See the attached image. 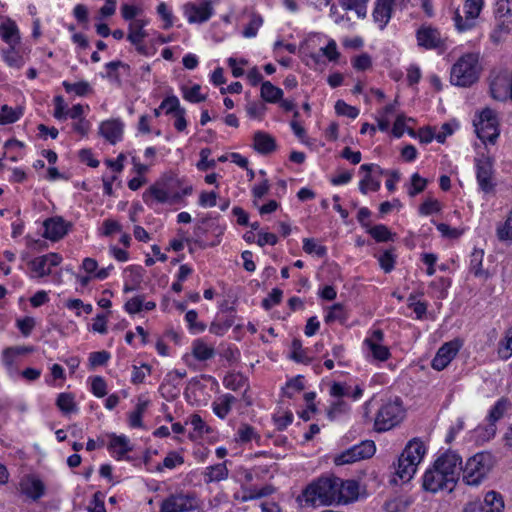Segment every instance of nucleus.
Segmentation results:
<instances>
[{"mask_svg": "<svg viewBox=\"0 0 512 512\" xmlns=\"http://www.w3.org/2000/svg\"><path fill=\"white\" fill-rule=\"evenodd\" d=\"M160 108L166 110V114H175L183 107L180 106L179 99L175 95L167 96L160 104Z\"/></svg>", "mask_w": 512, "mask_h": 512, "instance_id": "nucleus-58", "label": "nucleus"}, {"mask_svg": "<svg viewBox=\"0 0 512 512\" xmlns=\"http://www.w3.org/2000/svg\"><path fill=\"white\" fill-rule=\"evenodd\" d=\"M404 417L402 400L396 397L395 400L388 401L380 407L375 417L374 428L377 432L388 431L400 424Z\"/></svg>", "mask_w": 512, "mask_h": 512, "instance_id": "nucleus-5", "label": "nucleus"}, {"mask_svg": "<svg viewBox=\"0 0 512 512\" xmlns=\"http://www.w3.org/2000/svg\"><path fill=\"white\" fill-rule=\"evenodd\" d=\"M237 434H238L239 441H241L243 443H247V442L251 441L253 438L260 439V436L257 435V433L255 432V429L248 424H242L239 427Z\"/></svg>", "mask_w": 512, "mask_h": 512, "instance_id": "nucleus-59", "label": "nucleus"}, {"mask_svg": "<svg viewBox=\"0 0 512 512\" xmlns=\"http://www.w3.org/2000/svg\"><path fill=\"white\" fill-rule=\"evenodd\" d=\"M425 452V445L419 439L414 438L408 442L398 458L396 468V475L403 482L411 480L417 470L418 464L422 461Z\"/></svg>", "mask_w": 512, "mask_h": 512, "instance_id": "nucleus-1", "label": "nucleus"}, {"mask_svg": "<svg viewBox=\"0 0 512 512\" xmlns=\"http://www.w3.org/2000/svg\"><path fill=\"white\" fill-rule=\"evenodd\" d=\"M475 132L483 142L494 143L499 136L498 119L494 110L490 108L483 109L474 120Z\"/></svg>", "mask_w": 512, "mask_h": 512, "instance_id": "nucleus-6", "label": "nucleus"}, {"mask_svg": "<svg viewBox=\"0 0 512 512\" xmlns=\"http://www.w3.org/2000/svg\"><path fill=\"white\" fill-rule=\"evenodd\" d=\"M371 237L377 242L394 241L396 234L392 233L387 226L378 224L368 230Z\"/></svg>", "mask_w": 512, "mask_h": 512, "instance_id": "nucleus-34", "label": "nucleus"}, {"mask_svg": "<svg viewBox=\"0 0 512 512\" xmlns=\"http://www.w3.org/2000/svg\"><path fill=\"white\" fill-rule=\"evenodd\" d=\"M349 409L350 407L347 402L338 399L337 401L333 402L327 409V417L330 421H334L339 416L348 413Z\"/></svg>", "mask_w": 512, "mask_h": 512, "instance_id": "nucleus-38", "label": "nucleus"}, {"mask_svg": "<svg viewBox=\"0 0 512 512\" xmlns=\"http://www.w3.org/2000/svg\"><path fill=\"white\" fill-rule=\"evenodd\" d=\"M320 51L329 61L332 62H336L340 57V53L337 50V44L333 39L329 40L327 45L322 47Z\"/></svg>", "mask_w": 512, "mask_h": 512, "instance_id": "nucleus-62", "label": "nucleus"}, {"mask_svg": "<svg viewBox=\"0 0 512 512\" xmlns=\"http://www.w3.org/2000/svg\"><path fill=\"white\" fill-rule=\"evenodd\" d=\"M192 355L198 361H206L215 355V350L212 346H208L202 339H196L193 342Z\"/></svg>", "mask_w": 512, "mask_h": 512, "instance_id": "nucleus-29", "label": "nucleus"}, {"mask_svg": "<svg viewBox=\"0 0 512 512\" xmlns=\"http://www.w3.org/2000/svg\"><path fill=\"white\" fill-rule=\"evenodd\" d=\"M197 508L194 493L171 494L160 505V512H187Z\"/></svg>", "mask_w": 512, "mask_h": 512, "instance_id": "nucleus-10", "label": "nucleus"}, {"mask_svg": "<svg viewBox=\"0 0 512 512\" xmlns=\"http://www.w3.org/2000/svg\"><path fill=\"white\" fill-rule=\"evenodd\" d=\"M422 487L425 491L437 493L439 491H446L451 493L454 491L456 484L448 478L439 468L434 464L431 469H428L424 476Z\"/></svg>", "mask_w": 512, "mask_h": 512, "instance_id": "nucleus-8", "label": "nucleus"}, {"mask_svg": "<svg viewBox=\"0 0 512 512\" xmlns=\"http://www.w3.org/2000/svg\"><path fill=\"white\" fill-rule=\"evenodd\" d=\"M220 400V403H213V411L219 418L224 419L230 412L231 406L236 401V398L231 394H225Z\"/></svg>", "mask_w": 512, "mask_h": 512, "instance_id": "nucleus-35", "label": "nucleus"}, {"mask_svg": "<svg viewBox=\"0 0 512 512\" xmlns=\"http://www.w3.org/2000/svg\"><path fill=\"white\" fill-rule=\"evenodd\" d=\"M109 448L117 451L118 458L123 457L126 453L132 450L130 446L129 439L124 435H111V440L109 443Z\"/></svg>", "mask_w": 512, "mask_h": 512, "instance_id": "nucleus-33", "label": "nucleus"}, {"mask_svg": "<svg viewBox=\"0 0 512 512\" xmlns=\"http://www.w3.org/2000/svg\"><path fill=\"white\" fill-rule=\"evenodd\" d=\"M303 250L308 254L315 253L319 257H324L327 254V248L322 245H317L314 239L311 238H305L303 240Z\"/></svg>", "mask_w": 512, "mask_h": 512, "instance_id": "nucleus-53", "label": "nucleus"}, {"mask_svg": "<svg viewBox=\"0 0 512 512\" xmlns=\"http://www.w3.org/2000/svg\"><path fill=\"white\" fill-rule=\"evenodd\" d=\"M336 320L341 321V322L346 320L344 307L340 303L334 304L330 308V311L328 312V314L325 316L326 323H332Z\"/></svg>", "mask_w": 512, "mask_h": 512, "instance_id": "nucleus-54", "label": "nucleus"}, {"mask_svg": "<svg viewBox=\"0 0 512 512\" xmlns=\"http://www.w3.org/2000/svg\"><path fill=\"white\" fill-rule=\"evenodd\" d=\"M459 350V345L456 342H447L443 344L437 351L435 357L431 362L433 369L441 371L445 369L449 363L454 359Z\"/></svg>", "mask_w": 512, "mask_h": 512, "instance_id": "nucleus-14", "label": "nucleus"}, {"mask_svg": "<svg viewBox=\"0 0 512 512\" xmlns=\"http://www.w3.org/2000/svg\"><path fill=\"white\" fill-rule=\"evenodd\" d=\"M29 266L40 278L48 276L51 273V269L48 267V261L46 260L45 255L29 261Z\"/></svg>", "mask_w": 512, "mask_h": 512, "instance_id": "nucleus-37", "label": "nucleus"}, {"mask_svg": "<svg viewBox=\"0 0 512 512\" xmlns=\"http://www.w3.org/2000/svg\"><path fill=\"white\" fill-rule=\"evenodd\" d=\"M365 344L369 347L373 357L380 361H385L390 357L389 349L374 340H365Z\"/></svg>", "mask_w": 512, "mask_h": 512, "instance_id": "nucleus-42", "label": "nucleus"}, {"mask_svg": "<svg viewBox=\"0 0 512 512\" xmlns=\"http://www.w3.org/2000/svg\"><path fill=\"white\" fill-rule=\"evenodd\" d=\"M404 0H377L373 11L375 22L383 29L391 18L393 6L401 5Z\"/></svg>", "mask_w": 512, "mask_h": 512, "instance_id": "nucleus-16", "label": "nucleus"}, {"mask_svg": "<svg viewBox=\"0 0 512 512\" xmlns=\"http://www.w3.org/2000/svg\"><path fill=\"white\" fill-rule=\"evenodd\" d=\"M477 167V181L482 191L489 193L493 191L495 184L492 179V163L488 158L478 159Z\"/></svg>", "mask_w": 512, "mask_h": 512, "instance_id": "nucleus-15", "label": "nucleus"}, {"mask_svg": "<svg viewBox=\"0 0 512 512\" xmlns=\"http://www.w3.org/2000/svg\"><path fill=\"white\" fill-rule=\"evenodd\" d=\"M106 388H107V384L103 377H101V376L93 377L92 383H91V391L96 397H98V398L104 397L107 394Z\"/></svg>", "mask_w": 512, "mask_h": 512, "instance_id": "nucleus-61", "label": "nucleus"}, {"mask_svg": "<svg viewBox=\"0 0 512 512\" xmlns=\"http://www.w3.org/2000/svg\"><path fill=\"white\" fill-rule=\"evenodd\" d=\"M149 192L159 203H176L181 199L178 192L170 196L169 187L166 183H155L149 188Z\"/></svg>", "mask_w": 512, "mask_h": 512, "instance_id": "nucleus-23", "label": "nucleus"}, {"mask_svg": "<svg viewBox=\"0 0 512 512\" xmlns=\"http://www.w3.org/2000/svg\"><path fill=\"white\" fill-rule=\"evenodd\" d=\"M292 353L291 359L298 363L308 364L311 362V358L306 355L305 350L302 348V342L299 339H293L292 341Z\"/></svg>", "mask_w": 512, "mask_h": 512, "instance_id": "nucleus-44", "label": "nucleus"}, {"mask_svg": "<svg viewBox=\"0 0 512 512\" xmlns=\"http://www.w3.org/2000/svg\"><path fill=\"white\" fill-rule=\"evenodd\" d=\"M183 463H184V458L180 454H178L177 452L172 451V452H169L167 454V456L164 458L163 466L159 465L157 467V470L158 471H162L163 467L168 468V469H173L177 465H181Z\"/></svg>", "mask_w": 512, "mask_h": 512, "instance_id": "nucleus-57", "label": "nucleus"}, {"mask_svg": "<svg viewBox=\"0 0 512 512\" xmlns=\"http://www.w3.org/2000/svg\"><path fill=\"white\" fill-rule=\"evenodd\" d=\"M434 464L457 485L463 467L462 458L455 451L448 450L439 456Z\"/></svg>", "mask_w": 512, "mask_h": 512, "instance_id": "nucleus-11", "label": "nucleus"}, {"mask_svg": "<svg viewBox=\"0 0 512 512\" xmlns=\"http://www.w3.org/2000/svg\"><path fill=\"white\" fill-rule=\"evenodd\" d=\"M479 63L476 54H465L452 66L450 81L453 85L468 87L479 78Z\"/></svg>", "mask_w": 512, "mask_h": 512, "instance_id": "nucleus-4", "label": "nucleus"}, {"mask_svg": "<svg viewBox=\"0 0 512 512\" xmlns=\"http://www.w3.org/2000/svg\"><path fill=\"white\" fill-rule=\"evenodd\" d=\"M43 236L52 241L62 239L71 227V223H67L62 217L48 218L43 223Z\"/></svg>", "mask_w": 512, "mask_h": 512, "instance_id": "nucleus-13", "label": "nucleus"}, {"mask_svg": "<svg viewBox=\"0 0 512 512\" xmlns=\"http://www.w3.org/2000/svg\"><path fill=\"white\" fill-rule=\"evenodd\" d=\"M23 115V108H12L3 105L0 110V125L12 124L20 119Z\"/></svg>", "mask_w": 512, "mask_h": 512, "instance_id": "nucleus-31", "label": "nucleus"}, {"mask_svg": "<svg viewBox=\"0 0 512 512\" xmlns=\"http://www.w3.org/2000/svg\"><path fill=\"white\" fill-rule=\"evenodd\" d=\"M15 46H11L5 53L4 59L5 62L14 68H21L24 65V59L21 55H19L15 50Z\"/></svg>", "mask_w": 512, "mask_h": 512, "instance_id": "nucleus-55", "label": "nucleus"}, {"mask_svg": "<svg viewBox=\"0 0 512 512\" xmlns=\"http://www.w3.org/2000/svg\"><path fill=\"white\" fill-rule=\"evenodd\" d=\"M494 466V457L489 452L476 453L462 468L463 481L470 486H478Z\"/></svg>", "mask_w": 512, "mask_h": 512, "instance_id": "nucleus-3", "label": "nucleus"}, {"mask_svg": "<svg viewBox=\"0 0 512 512\" xmlns=\"http://www.w3.org/2000/svg\"><path fill=\"white\" fill-rule=\"evenodd\" d=\"M260 95L265 102L277 103L282 99L283 91L270 81H264L261 85Z\"/></svg>", "mask_w": 512, "mask_h": 512, "instance_id": "nucleus-26", "label": "nucleus"}, {"mask_svg": "<svg viewBox=\"0 0 512 512\" xmlns=\"http://www.w3.org/2000/svg\"><path fill=\"white\" fill-rule=\"evenodd\" d=\"M483 506L485 512H502L504 509V501L500 493L489 491L486 493Z\"/></svg>", "mask_w": 512, "mask_h": 512, "instance_id": "nucleus-27", "label": "nucleus"}, {"mask_svg": "<svg viewBox=\"0 0 512 512\" xmlns=\"http://www.w3.org/2000/svg\"><path fill=\"white\" fill-rule=\"evenodd\" d=\"M123 124L119 120H107L100 125V134L115 144L122 136Z\"/></svg>", "mask_w": 512, "mask_h": 512, "instance_id": "nucleus-22", "label": "nucleus"}, {"mask_svg": "<svg viewBox=\"0 0 512 512\" xmlns=\"http://www.w3.org/2000/svg\"><path fill=\"white\" fill-rule=\"evenodd\" d=\"M263 24V19L258 14H253L249 23L243 30V36L246 38L255 37L257 35L258 29Z\"/></svg>", "mask_w": 512, "mask_h": 512, "instance_id": "nucleus-46", "label": "nucleus"}, {"mask_svg": "<svg viewBox=\"0 0 512 512\" xmlns=\"http://www.w3.org/2000/svg\"><path fill=\"white\" fill-rule=\"evenodd\" d=\"M245 381V377L241 374H228L223 383L227 389L237 391L244 386Z\"/></svg>", "mask_w": 512, "mask_h": 512, "instance_id": "nucleus-49", "label": "nucleus"}, {"mask_svg": "<svg viewBox=\"0 0 512 512\" xmlns=\"http://www.w3.org/2000/svg\"><path fill=\"white\" fill-rule=\"evenodd\" d=\"M205 482L221 481L228 477V469L226 463H219L206 468L204 472Z\"/></svg>", "mask_w": 512, "mask_h": 512, "instance_id": "nucleus-30", "label": "nucleus"}, {"mask_svg": "<svg viewBox=\"0 0 512 512\" xmlns=\"http://www.w3.org/2000/svg\"><path fill=\"white\" fill-rule=\"evenodd\" d=\"M0 36L10 47L15 46L20 41L19 30L15 22L11 20L0 25Z\"/></svg>", "mask_w": 512, "mask_h": 512, "instance_id": "nucleus-25", "label": "nucleus"}, {"mask_svg": "<svg viewBox=\"0 0 512 512\" xmlns=\"http://www.w3.org/2000/svg\"><path fill=\"white\" fill-rule=\"evenodd\" d=\"M211 155L210 148H203L200 151V160L196 164L199 171H207L216 167V161L214 159L209 160L208 157Z\"/></svg>", "mask_w": 512, "mask_h": 512, "instance_id": "nucleus-47", "label": "nucleus"}, {"mask_svg": "<svg viewBox=\"0 0 512 512\" xmlns=\"http://www.w3.org/2000/svg\"><path fill=\"white\" fill-rule=\"evenodd\" d=\"M418 44L426 49H434L440 46L441 38L437 29L421 27L417 31Z\"/></svg>", "mask_w": 512, "mask_h": 512, "instance_id": "nucleus-21", "label": "nucleus"}, {"mask_svg": "<svg viewBox=\"0 0 512 512\" xmlns=\"http://www.w3.org/2000/svg\"><path fill=\"white\" fill-rule=\"evenodd\" d=\"M359 485L355 480L342 481L338 478L337 483V503H348L358 497Z\"/></svg>", "mask_w": 512, "mask_h": 512, "instance_id": "nucleus-19", "label": "nucleus"}, {"mask_svg": "<svg viewBox=\"0 0 512 512\" xmlns=\"http://www.w3.org/2000/svg\"><path fill=\"white\" fill-rule=\"evenodd\" d=\"M253 148L262 155L270 154L277 148L276 140L267 132L257 131L253 137Z\"/></svg>", "mask_w": 512, "mask_h": 512, "instance_id": "nucleus-20", "label": "nucleus"}, {"mask_svg": "<svg viewBox=\"0 0 512 512\" xmlns=\"http://www.w3.org/2000/svg\"><path fill=\"white\" fill-rule=\"evenodd\" d=\"M197 317L198 313L195 310H189L185 315V320L192 333L203 332L206 329V325L203 322H198Z\"/></svg>", "mask_w": 512, "mask_h": 512, "instance_id": "nucleus-51", "label": "nucleus"}, {"mask_svg": "<svg viewBox=\"0 0 512 512\" xmlns=\"http://www.w3.org/2000/svg\"><path fill=\"white\" fill-rule=\"evenodd\" d=\"M378 260L380 267L384 270L385 273H389L394 269L395 256L390 250L384 251Z\"/></svg>", "mask_w": 512, "mask_h": 512, "instance_id": "nucleus-64", "label": "nucleus"}, {"mask_svg": "<svg viewBox=\"0 0 512 512\" xmlns=\"http://www.w3.org/2000/svg\"><path fill=\"white\" fill-rule=\"evenodd\" d=\"M483 0H467L465 3V14L470 21H475L483 7Z\"/></svg>", "mask_w": 512, "mask_h": 512, "instance_id": "nucleus-50", "label": "nucleus"}, {"mask_svg": "<svg viewBox=\"0 0 512 512\" xmlns=\"http://www.w3.org/2000/svg\"><path fill=\"white\" fill-rule=\"evenodd\" d=\"M184 12L190 23H203L210 19L213 8L210 1H203L199 4L188 3L184 6Z\"/></svg>", "mask_w": 512, "mask_h": 512, "instance_id": "nucleus-12", "label": "nucleus"}, {"mask_svg": "<svg viewBox=\"0 0 512 512\" xmlns=\"http://www.w3.org/2000/svg\"><path fill=\"white\" fill-rule=\"evenodd\" d=\"M20 491L31 500L37 501L44 495L45 485L40 479L28 476L21 480Z\"/></svg>", "mask_w": 512, "mask_h": 512, "instance_id": "nucleus-17", "label": "nucleus"}, {"mask_svg": "<svg viewBox=\"0 0 512 512\" xmlns=\"http://www.w3.org/2000/svg\"><path fill=\"white\" fill-rule=\"evenodd\" d=\"M266 105L262 102H249L246 105V112L249 117L261 119L266 112Z\"/></svg>", "mask_w": 512, "mask_h": 512, "instance_id": "nucleus-60", "label": "nucleus"}, {"mask_svg": "<svg viewBox=\"0 0 512 512\" xmlns=\"http://www.w3.org/2000/svg\"><path fill=\"white\" fill-rule=\"evenodd\" d=\"M495 17L497 23L491 38L498 42L502 34L512 30V0H497Z\"/></svg>", "mask_w": 512, "mask_h": 512, "instance_id": "nucleus-9", "label": "nucleus"}, {"mask_svg": "<svg viewBox=\"0 0 512 512\" xmlns=\"http://www.w3.org/2000/svg\"><path fill=\"white\" fill-rule=\"evenodd\" d=\"M201 86L193 85L190 89L183 88V97L192 103H200L206 100V95L200 93Z\"/></svg>", "mask_w": 512, "mask_h": 512, "instance_id": "nucleus-48", "label": "nucleus"}, {"mask_svg": "<svg viewBox=\"0 0 512 512\" xmlns=\"http://www.w3.org/2000/svg\"><path fill=\"white\" fill-rule=\"evenodd\" d=\"M62 85L67 93L74 92L78 96H85L91 91L90 84L86 81H80L77 83L64 81Z\"/></svg>", "mask_w": 512, "mask_h": 512, "instance_id": "nucleus-43", "label": "nucleus"}, {"mask_svg": "<svg viewBox=\"0 0 512 512\" xmlns=\"http://www.w3.org/2000/svg\"><path fill=\"white\" fill-rule=\"evenodd\" d=\"M337 483V477H321L309 484L298 499L303 497L310 505H314L317 500L323 505H330L337 502Z\"/></svg>", "mask_w": 512, "mask_h": 512, "instance_id": "nucleus-2", "label": "nucleus"}, {"mask_svg": "<svg viewBox=\"0 0 512 512\" xmlns=\"http://www.w3.org/2000/svg\"><path fill=\"white\" fill-rule=\"evenodd\" d=\"M368 0H339V4L344 10H355L358 17L366 15V3ZM329 2V0H327Z\"/></svg>", "mask_w": 512, "mask_h": 512, "instance_id": "nucleus-40", "label": "nucleus"}, {"mask_svg": "<svg viewBox=\"0 0 512 512\" xmlns=\"http://www.w3.org/2000/svg\"><path fill=\"white\" fill-rule=\"evenodd\" d=\"M56 405L64 414L77 412L74 396L71 393H60L57 397Z\"/></svg>", "mask_w": 512, "mask_h": 512, "instance_id": "nucleus-36", "label": "nucleus"}, {"mask_svg": "<svg viewBox=\"0 0 512 512\" xmlns=\"http://www.w3.org/2000/svg\"><path fill=\"white\" fill-rule=\"evenodd\" d=\"M510 406L511 403L507 398L499 399L489 412V422H496L499 420Z\"/></svg>", "mask_w": 512, "mask_h": 512, "instance_id": "nucleus-39", "label": "nucleus"}, {"mask_svg": "<svg viewBox=\"0 0 512 512\" xmlns=\"http://www.w3.org/2000/svg\"><path fill=\"white\" fill-rule=\"evenodd\" d=\"M352 65L358 71H365L371 68L372 60L369 54L362 53L353 59Z\"/></svg>", "mask_w": 512, "mask_h": 512, "instance_id": "nucleus-63", "label": "nucleus"}, {"mask_svg": "<svg viewBox=\"0 0 512 512\" xmlns=\"http://www.w3.org/2000/svg\"><path fill=\"white\" fill-rule=\"evenodd\" d=\"M147 22L142 19H136L129 24V33L127 35V39L132 44H138V42H142L143 39L147 36V32L144 30Z\"/></svg>", "mask_w": 512, "mask_h": 512, "instance_id": "nucleus-28", "label": "nucleus"}, {"mask_svg": "<svg viewBox=\"0 0 512 512\" xmlns=\"http://www.w3.org/2000/svg\"><path fill=\"white\" fill-rule=\"evenodd\" d=\"M303 389H304L303 376L298 375V376L290 379L287 382L284 394L288 398H292L294 395V392H300Z\"/></svg>", "mask_w": 512, "mask_h": 512, "instance_id": "nucleus-56", "label": "nucleus"}, {"mask_svg": "<svg viewBox=\"0 0 512 512\" xmlns=\"http://www.w3.org/2000/svg\"><path fill=\"white\" fill-rule=\"evenodd\" d=\"M335 111L338 115L347 116L352 119H355L359 114V110L356 107L348 105L343 100H338L335 103Z\"/></svg>", "mask_w": 512, "mask_h": 512, "instance_id": "nucleus-52", "label": "nucleus"}, {"mask_svg": "<svg viewBox=\"0 0 512 512\" xmlns=\"http://www.w3.org/2000/svg\"><path fill=\"white\" fill-rule=\"evenodd\" d=\"M496 232L500 241H512V210L508 213L506 220L498 225Z\"/></svg>", "mask_w": 512, "mask_h": 512, "instance_id": "nucleus-41", "label": "nucleus"}, {"mask_svg": "<svg viewBox=\"0 0 512 512\" xmlns=\"http://www.w3.org/2000/svg\"><path fill=\"white\" fill-rule=\"evenodd\" d=\"M375 451V443L372 440H365L335 456L334 463L337 466L352 464L372 457Z\"/></svg>", "mask_w": 512, "mask_h": 512, "instance_id": "nucleus-7", "label": "nucleus"}, {"mask_svg": "<svg viewBox=\"0 0 512 512\" xmlns=\"http://www.w3.org/2000/svg\"><path fill=\"white\" fill-rule=\"evenodd\" d=\"M186 376V371H179V370H175L173 372H169L165 379H164V382L160 385V388L159 390L161 391V394L163 397H165L166 399H169V398H175L178 394V392H173L171 389H168V387L170 385L173 386L174 389H176V384L174 383L175 379H182Z\"/></svg>", "mask_w": 512, "mask_h": 512, "instance_id": "nucleus-24", "label": "nucleus"}, {"mask_svg": "<svg viewBox=\"0 0 512 512\" xmlns=\"http://www.w3.org/2000/svg\"><path fill=\"white\" fill-rule=\"evenodd\" d=\"M361 171L366 172L364 178L359 183V190L362 194H367L368 190L378 191L380 188V181L373 178L372 171L376 170L379 174H383V169L376 164H363L360 167Z\"/></svg>", "mask_w": 512, "mask_h": 512, "instance_id": "nucleus-18", "label": "nucleus"}, {"mask_svg": "<svg viewBox=\"0 0 512 512\" xmlns=\"http://www.w3.org/2000/svg\"><path fill=\"white\" fill-rule=\"evenodd\" d=\"M427 179L421 177L418 173L411 176V185L408 189V195L415 197L417 194L423 192L427 186Z\"/></svg>", "mask_w": 512, "mask_h": 512, "instance_id": "nucleus-45", "label": "nucleus"}, {"mask_svg": "<svg viewBox=\"0 0 512 512\" xmlns=\"http://www.w3.org/2000/svg\"><path fill=\"white\" fill-rule=\"evenodd\" d=\"M149 405V400L138 399L135 410L129 414V424L133 428L143 427L142 416Z\"/></svg>", "mask_w": 512, "mask_h": 512, "instance_id": "nucleus-32", "label": "nucleus"}]
</instances>
